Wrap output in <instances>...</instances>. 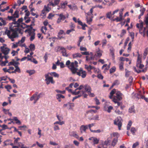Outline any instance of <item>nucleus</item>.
<instances>
[{
  "instance_id": "50",
  "label": "nucleus",
  "mask_w": 148,
  "mask_h": 148,
  "mask_svg": "<svg viewBox=\"0 0 148 148\" xmlns=\"http://www.w3.org/2000/svg\"><path fill=\"white\" fill-rule=\"evenodd\" d=\"M64 121H58L54 123V124H58L60 125H62L64 123Z\"/></svg>"
},
{
  "instance_id": "42",
  "label": "nucleus",
  "mask_w": 148,
  "mask_h": 148,
  "mask_svg": "<svg viewBox=\"0 0 148 148\" xmlns=\"http://www.w3.org/2000/svg\"><path fill=\"white\" fill-rule=\"evenodd\" d=\"M69 109H71L74 106V104L73 103H68Z\"/></svg>"
},
{
  "instance_id": "38",
  "label": "nucleus",
  "mask_w": 148,
  "mask_h": 148,
  "mask_svg": "<svg viewBox=\"0 0 148 148\" xmlns=\"http://www.w3.org/2000/svg\"><path fill=\"white\" fill-rule=\"evenodd\" d=\"M26 72L28 73L30 75H31L35 73V71L34 70H27Z\"/></svg>"
},
{
  "instance_id": "52",
  "label": "nucleus",
  "mask_w": 148,
  "mask_h": 148,
  "mask_svg": "<svg viewBox=\"0 0 148 148\" xmlns=\"http://www.w3.org/2000/svg\"><path fill=\"white\" fill-rule=\"evenodd\" d=\"M54 16V14H53L52 13H50L48 15V16L47 17V18L49 19H51L52 17H53Z\"/></svg>"
},
{
  "instance_id": "23",
  "label": "nucleus",
  "mask_w": 148,
  "mask_h": 148,
  "mask_svg": "<svg viewBox=\"0 0 148 148\" xmlns=\"http://www.w3.org/2000/svg\"><path fill=\"white\" fill-rule=\"evenodd\" d=\"M85 67L89 72L90 71L91 69H95V68L94 67L91 66L90 65L89 66H88L87 65H85Z\"/></svg>"
},
{
  "instance_id": "31",
  "label": "nucleus",
  "mask_w": 148,
  "mask_h": 148,
  "mask_svg": "<svg viewBox=\"0 0 148 148\" xmlns=\"http://www.w3.org/2000/svg\"><path fill=\"white\" fill-rule=\"evenodd\" d=\"M67 3L66 1H65L64 3H61L60 4V6L61 8L64 9L65 8V5H66Z\"/></svg>"
},
{
  "instance_id": "48",
  "label": "nucleus",
  "mask_w": 148,
  "mask_h": 148,
  "mask_svg": "<svg viewBox=\"0 0 148 148\" xmlns=\"http://www.w3.org/2000/svg\"><path fill=\"white\" fill-rule=\"evenodd\" d=\"M76 91V90H75L74 91H73L72 92V94L74 95H76L80 93V92H81V91H79L77 92Z\"/></svg>"
},
{
  "instance_id": "22",
  "label": "nucleus",
  "mask_w": 148,
  "mask_h": 148,
  "mask_svg": "<svg viewBox=\"0 0 148 148\" xmlns=\"http://www.w3.org/2000/svg\"><path fill=\"white\" fill-rule=\"evenodd\" d=\"M88 126L86 125H82L80 128V130L82 133L83 131L85 132L86 130L88 128Z\"/></svg>"
},
{
  "instance_id": "47",
  "label": "nucleus",
  "mask_w": 148,
  "mask_h": 148,
  "mask_svg": "<svg viewBox=\"0 0 148 148\" xmlns=\"http://www.w3.org/2000/svg\"><path fill=\"white\" fill-rule=\"evenodd\" d=\"M86 19L87 23H88V24H90V23L92 21V19L91 17H90L89 18L88 16L86 17Z\"/></svg>"
},
{
  "instance_id": "18",
  "label": "nucleus",
  "mask_w": 148,
  "mask_h": 148,
  "mask_svg": "<svg viewBox=\"0 0 148 148\" xmlns=\"http://www.w3.org/2000/svg\"><path fill=\"white\" fill-rule=\"evenodd\" d=\"M114 123L115 125L118 126L119 130H121V127L122 125V123L121 121H114Z\"/></svg>"
},
{
  "instance_id": "5",
  "label": "nucleus",
  "mask_w": 148,
  "mask_h": 148,
  "mask_svg": "<svg viewBox=\"0 0 148 148\" xmlns=\"http://www.w3.org/2000/svg\"><path fill=\"white\" fill-rule=\"evenodd\" d=\"M30 28H28L25 30V32H28V35L29 36H31L30 40L31 41H32L35 38V33L34 32H32V25H30Z\"/></svg>"
},
{
  "instance_id": "56",
  "label": "nucleus",
  "mask_w": 148,
  "mask_h": 148,
  "mask_svg": "<svg viewBox=\"0 0 148 148\" xmlns=\"http://www.w3.org/2000/svg\"><path fill=\"white\" fill-rule=\"evenodd\" d=\"M111 14L112 13L111 12H108L106 14L107 17L108 18H110L112 16Z\"/></svg>"
},
{
  "instance_id": "1",
  "label": "nucleus",
  "mask_w": 148,
  "mask_h": 148,
  "mask_svg": "<svg viewBox=\"0 0 148 148\" xmlns=\"http://www.w3.org/2000/svg\"><path fill=\"white\" fill-rule=\"evenodd\" d=\"M78 62L76 61H75L74 62H71L69 60L66 61V65L70 69L72 73H77V75L81 76L82 78H84L86 75V72L85 71L83 70L82 68H80L79 71L77 72L78 69L77 67L78 66Z\"/></svg>"
},
{
  "instance_id": "6",
  "label": "nucleus",
  "mask_w": 148,
  "mask_h": 148,
  "mask_svg": "<svg viewBox=\"0 0 148 148\" xmlns=\"http://www.w3.org/2000/svg\"><path fill=\"white\" fill-rule=\"evenodd\" d=\"M23 21V18H20L18 19L17 21H15L14 22H12V23L11 24L12 25L10 26L14 27V28H18L21 30H22L20 28H19V27L21 25L20 24Z\"/></svg>"
},
{
  "instance_id": "14",
  "label": "nucleus",
  "mask_w": 148,
  "mask_h": 148,
  "mask_svg": "<svg viewBox=\"0 0 148 148\" xmlns=\"http://www.w3.org/2000/svg\"><path fill=\"white\" fill-rule=\"evenodd\" d=\"M89 140H92L94 144H97L99 141V139L95 137H92L89 138Z\"/></svg>"
},
{
  "instance_id": "17",
  "label": "nucleus",
  "mask_w": 148,
  "mask_h": 148,
  "mask_svg": "<svg viewBox=\"0 0 148 148\" xmlns=\"http://www.w3.org/2000/svg\"><path fill=\"white\" fill-rule=\"evenodd\" d=\"M43 24L45 25L44 27H42L41 29V31L45 34V32L46 30V20L45 21L43 22Z\"/></svg>"
},
{
  "instance_id": "29",
  "label": "nucleus",
  "mask_w": 148,
  "mask_h": 148,
  "mask_svg": "<svg viewBox=\"0 0 148 148\" xmlns=\"http://www.w3.org/2000/svg\"><path fill=\"white\" fill-rule=\"evenodd\" d=\"M118 139L117 138H114L113 139L112 143V145L114 146L118 142Z\"/></svg>"
},
{
  "instance_id": "55",
  "label": "nucleus",
  "mask_w": 148,
  "mask_h": 148,
  "mask_svg": "<svg viewBox=\"0 0 148 148\" xmlns=\"http://www.w3.org/2000/svg\"><path fill=\"white\" fill-rule=\"evenodd\" d=\"M75 29H74L73 28H71V29H69V30H68L67 31H66V34H69L70 33H71V32H73V31H75Z\"/></svg>"
},
{
  "instance_id": "27",
  "label": "nucleus",
  "mask_w": 148,
  "mask_h": 148,
  "mask_svg": "<svg viewBox=\"0 0 148 148\" xmlns=\"http://www.w3.org/2000/svg\"><path fill=\"white\" fill-rule=\"evenodd\" d=\"M148 48H147L145 49V50L144 51V53H143V58L144 59L146 58V56L148 54Z\"/></svg>"
},
{
  "instance_id": "8",
  "label": "nucleus",
  "mask_w": 148,
  "mask_h": 148,
  "mask_svg": "<svg viewBox=\"0 0 148 148\" xmlns=\"http://www.w3.org/2000/svg\"><path fill=\"white\" fill-rule=\"evenodd\" d=\"M104 110L105 111H107L109 113H110L111 110L113 109V107L112 106H109V104L108 103H106L104 106Z\"/></svg>"
},
{
  "instance_id": "53",
  "label": "nucleus",
  "mask_w": 148,
  "mask_h": 148,
  "mask_svg": "<svg viewBox=\"0 0 148 148\" xmlns=\"http://www.w3.org/2000/svg\"><path fill=\"white\" fill-rule=\"evenodd\" d=\"M25 39V37H23L21 40L17 42V43H19L20 42H21V43H23L24 42Z\"/></svg>"
},
{
  "instance_id": "4",
  "label": "nucleus",
  "mask_w": 148,
  "mask_h": 148,
  "mask_svg": "<svg viewBox=\"0 0 148 148\" xmlns=\"http://www.w3.org/2000/svg\"><path fill=\"white\" fill-rule=\"evenodd\" d=\"M137 53L138 54V56L136 61V66L139 69H142L144 66V65L142 64V55L139 54L138 51Z\"/></svg>"
},
{
  "instance_id": "7",
  "label": "nucleus",
  "mask_w": 148,
  "mask_h": 148,
  "mask_svg": "<svg viewBox=\"0 0 148 148\" xmlns=\"http://www.w3.org/2000/svg\"><path fill=\"white\" fill-rule=\"evenodd\" d=\"M49 3L47 6V12H49V10H48L47 7L49 5H51L53 7H55L56 5H58L59 4L60 0H54V2H53V0H49Z\"/></svg>"
},
{
  "instance_id": "60",
  "label": "nucleus",
  "mask_w": 148,
  "mask_h": 148,
  "mask_svg": "<svg viewBox=\"0 0 148 148\" xmlns=\"http://www.w3.org/2000/svg\"><path fill=\"white\" fill-rule=\"evenodd\" d=\"M56 91L58 93H60L61 94H64L65 93V90H63L61 91L60 90H56Z\"/></svg>"
},
{
  "instance_id": "58",
  "label": "nucleus",
  "mask_w": 148,
  "mask_h": 148,
  "mask_svg": "<svg viewBox=\"0 0 148 148\" xmlns=\"http://www.w3.org/2000/svg\"><path fill=\"white\" fill-rule=\"evenodd\" d=\"M8 62V60H5V61H2L1 64V66H5L6 65V63Z\"/></svg>"
},
{
  "instance_id": "37",
  "label": "nucleus",
  "mask_w": 148,
  "mask_h": 148,
  "mask_svg": "<svg viewBox=\"0 0 148 148\" xmlns=\"http://www.w3.org/2000/svg\"><path fill=\"white\" fill-rule=\"evenodd\" d=\"M135 110L134 106H132L129 109V112L130 113L135 112Z\"/></svg>"
},
{
  "instance_id": "41",
  "label": "nucleus",
  "mask_w": 148,
  "mask_h": 148,
  "mask_svg": "<svg viewBox=\"0 0 148 148\" xmlns=\"http://www.w3.org/2000/svg\"><path fill=\"white\" fill-rule=\"evenodd\" d=\"M132 121H130L129 122V123H128V124L127 125V130H129L130 129V127L132 125Z\"/></svg>"
},
{
  "instance_id": "30",
  "label": "nucleus",
  "mask_w": 148,
  "mask_h": 148,
  "mask_svg": "<svg viewBox=\"0 0 148 148\" xmlns=\"http://www.w3.org/2000/svg\"><path fill=\"white\" fill-rule=\"evenodd\" d=\"M1 127L2 128V129H0V133H1V132L2 130L9 129L8 127V126L5 124L2 125Z\"/></svg>"
},
{
  "instance_id": "21",
  "label": "nucleus",
  "mask_w": 148,
  "mask_h": 148,
  "mask_svg": "<svg viewBox=\"0 0 148 148\" xmlns=\"http://www.w3.org/2000/svg\"><path fill=\"white\" fill-rule=\"evenodd\" d=\"M136 27L139 29H142L143 28V23L142 21L140 22L139 23H137L136 25Z\"/></svg>"
},
{
  "instance_id": "51",
  "label": "nucleus",
  "mask_w": 148,
  "mask_h": 148,
  "mask_svg": "<svg viewBox=\"0 0 148 148\" xmlns=\"http://www.w3.org/2000/svg\"><path fill=\"white\" fill-rule=\"evenodd\" d=\"M146 25V26L148 27V14L147 16L145 17V19L144 21Z\"/></svg>"
},
{
  "instance_id": "36",
  "label": "nucleus",
  "mask_w": 148,
  "mask_h": 148,
  "mask_svg": "<svg viewBox=\"0 0 148 148\" xmlns=\"http://www.w3.org/2000/svg\"><path fill=\"white\" fill-rule=\"evenodd\" d=\"M110 143V141L108 139L106 140L103 143L102 145H106V146L109 145Z\"/></svg>"
},
{
  "instance_id": "40",
  "label": "nucleus",
  "mask_w": 148,
  "mask_h": 148,
  "mask_svg": "<svg viewBox=\"0 0 148 148\" xmlns=\"http://www.w3.org/2000/svg\"><path fill=\"white\" fill-rule=\"evenodd\" d=\"M57 99H60L61 98L63 99L64 98V96L60 94H58L56 95Z\"/></svg>"
},
{
  "instance_id": "28",
  "label": "nucleus",
  "mask_w": 148,
  "mask_h": 148,
  "mask_svg": "<svg viewBox=\"0 0 148 148\" xmlns=\"http://www.w3.org/2000/svg\"><path fill=\"white\" fill-rule=\"evenodd\" d=\"M48 74H50L51 75H53L55 77H58L59 75L58 74L56 73L55 72H52L51 73H49Z\"/></svg>"
},
{
  "instance_id": "39",
  "label": "nucleus",
  "mask_w": 148,
  "mask_h": 148,
  "mask_svg": "<svg viewBox=\"0 0 148 148\" xmlns=\"http://www.w3.org/2000/svg\"><path fill=\"white\" fill-rule=\"evenodd\" d=\"M29 47L30 50L32 51H33L35 50V46L34 44H31L29 46Z\"/></svg>"
},
{
  "instance_id": "2",
  "label": "nucleus",
  "mask_w": 148,
  "mask_h": 148,
  "mask_svg": "<svg viewBox=\"0 0 148 148\" xmlns=\"http://www.w3.org/2000/svg\"><path fill=\"white\" fill-rule=\"evenodd\" d=\"M9 29L10 30L6 29L5 32V34L7 35L9 38L11 39L12 41L14 40V38L18 37V34H22L23 33L22 30L18 28H14L12 26H10Z\"/></svg>"
},
{
  "instance_id": "34",
  "label": "nucleus",
  "mask_w": 148,
  "mask_h": 148,
  "mask_svg": "<svg viewBox=\"0 0 148 148\" xmlns=\"http://www.w3.org/2000/svg\"><path fill=\"white\" fill-rule=\"evenodd\" d=\"M8 19L10 21L12 20L13 22H14L16 20V19L14 18V16H13V15L11 16H8Z\"/></svg>"
},
{
  "instance_id": "13",
  "label": "nucleus",
  "mask_w": 148,
  "mask_h": 148,
  "mask_svg": "<svg viewBox=\"0 0 148 148\" xmlns=\"http://www.w3.org/2000/svg\"><path fill=\"white\" fill-rule=\"evenodd\" d=\"M46 14V5H45L43 10L42 11L40 14L41 18H45Z\"/></svg>"
},
{
  "instance_id": "45",
  "label": "nucleus",
  "mask_w": 148,
  "mask_h": 148,
  "mask_svg": "<svg viewBox=\"0 0 148 148\" xmlns=\"http://www.w3.org/2000/svg\"><path fill=\"white\" fill-rule=\"evenodd\" d=\"M122 19V18L121 17H119L117 16L113 20L114 21H115L117 22H119L121 21Z\"/></svg>"
},
{
  "instance_id": "10",
  "label": "nucleus",
  "mask_w": 148,
  "mask_h": 148,
  "mask_svg": "<svg viewBox=\"0 0 148 148\" xmlns=\"http://www.w3.org/2000/svg\"><path fill=\"white\" fill-rule=\"evenodd\" d=\"M0 49L1 52L5 55L8 54L9 53V51L10 50L9 48L7 47H5L4 46L1 47H0Z\"/></svg>"
},
{
  "instance_id": "61",
  "label": "nucleus",
  "mask_w": 148,
  "mask_h": 148,
  "mask_svg": "<svg viewBox=\"0 0 148 148\" xmlns=\"http://www.w3.org/2000/svg\"><path fill=\"white\" fill-rule=\"evenodd\" d=\"M131 132L133 134H134L135 133L136 131V130L135 128L134 127H132L131 128Z\"/></svg>"
},
{
  "instance_id": "64",
  "label": "nucleus",
  "mask_w": 148,
  "mask_h": 148,
  "mask_svg": "<svg viewBox=\"0 0 148 148\" xmlns=\"http://www.w3.org/2000/svg\"><path fill=\"white\" fill-rule=\"evenodd\" d=\"M25 12H26L25 14V16H28L30 14V12L29 11H28L27 10H25Z\"/></svg>"
},
{
  "instance_id": "19",
  "label": "nucleus",
  "mask_w": 148,
  "mask_h": 148,
  "mask_svg": "<svg viewBox=\"0 0 148 148\" xmlns=\"http://www.w3.org/2000/svg\"><path fill=\"white\" fill-rule=\"evenodd\" d=\"M84 88L85 89V90L86 92L88 93V92H90V91H91V88L90 86L86 85H85L84 86Z\"/></svg>"
},
{
  "instance_id": "26",
  "label": "nucleus",
  "mask_w": 148,
  "mask_h": 148,
  "mask_svg": "<svg viewBox=\"0 0 148 148\" xmlns=\"http://www.w3.org/2000/svg\"><path fill=\"white\" fill-rule=\"evenodd\" d=\"M38 94V92H36L35 94H33L32 96L30 98V100L31 101H33L34 99H37V94Z\"/></svg>"
},
{
  "instance_id": "25",
  "label": "nucleus",
  "mask_w": 148,
  "mask_h": 148,
  "mask_svg": "<svg viewBox=\"0 0 148 148\" xmlns=\"http://www.w3.org/2000/svg\"><path fill=\"white\" fill-rule=\"evenodd\" d=\"M82 55L80 53H76L73 55V58H81Z\"/></svg>"
},
{
  "instance_id": "59",
  "label": "nucleus",
  "mask_w": 148,
  "mask_h": 148,
  "mask_svg": "<svg viewBox=\"0 0 148 148\" xmlns=\"http://www.w3.org/2000/svg\"><path fill=\"white\" fill-rule=\"evenodd\" d=\"M25 1V0H23L22 1H21V0H18L17 1L18 4L19 6H20L21 4H24Z\"/></svg>"
},
{
  "instance_id": "35",
  "label": "nucleus",
  "mask_w": 148,
  "mask_h": 148,
  "mask_svg": "<svg viewBox=\"0 0 148 148\" xmlns=\"http://www.w3.org/2000/svg\"><path fill=\"white\" fill-rule=\"evenodd\" d=\"M74 146L72 144L66 145H64V148H73Z\"/></svg>"
},
{
  "instance_id": "3",
  "label": "nucleus",
  "mask_w": 148,
  "mask_h": 148,
  "mask_svg": "<svg viewBox=\"0 0 148 148\" xmlns=\"http://www.w3.org/2000/svg\"><path fill=\"white\" fill-rule=\"evenodd\" d=\"M116 96H114L113 97L112 101L115 103H117L118 106H119L121 102L119 101L123 99V94L119 91L117 92L116 93Z\"/></svg>"
},
{
  "instance_id": "44",
  "label": "nucleus",
  "mask_w": 148,
  "mask_h": 148,
  "mask_svg": "<svg viewBox=\"0 0 148 148\" xmlns=\"http://www.w3.org/2000/svg\"><path fill=\"white\" fill-rule=\"evenodd\" d=\"M116 71V68L115 66L113 67L110 69V73H112Z\"/></svg>"
},
{
  "instance_id": "49",
  "label": "nucleus",
  "mask_w": 148,
  "mask_h": 148,
  "mask_svg": "<svg viewBox=\"0 0 148 148\" xmlns=\"http://www.w3.org/2000/svg\"><path fill=\"white\" fill-rule=\"evenodd\" d=\"M140 11L141 12L140 14V16H142L143 15L145 11V9L143 8L142 9H141Z\"/></svg>"
},
{
  "instance_id": "9",
  "label": "nucleus",
  "mask_w": 148,
  "mask_h": 148,
  "mask_svg": "<svg viewBox=\"0 0 148 148\" xmlns=\"http://www.w3.org/2000/svg\"><path fill=\"white\" fill-rule=\"evenodd\" d=\"M66 34L64 31L62 29L60 30L58 32L57 36V38H56L57 39L60 40L62 38H64V37L61 35H65Z\"/></svg>"
},
{
  "instance_id": "57",
  "label": "nucleus",
  "mask_w": 148,
  "mask_h": 148,
  "mask_svg": "<svg viewBox=\"0 0 148 148\" xmlns=\"http://www.w3.org/2000/svg\"><path fill=\"white\" fill-rule=\"evenodd\" d=\"M94 60V58L92 57H90L89 58L88 57V56H86V61H89L91 60Z\"/></svg>"
},
{
  "instance_id": "33",
  "label": "nucleus",
  "mask_w": 148,
  "mask_h": 148,
  "mask_svg": "<svg viewBox=\"0 0 148 148\" xmlns=\"http://www.w3.org/2000/svg\"><path fill=\"white\" fill-rule=\"evenodd\" d=\"M14 16V18L16 19V18L19 17L18 12L17 11H15L14 12V14L13 15Z\"/></svg>"
},
{
  "instance_id": "20",
  "label": "nucleus",
  "mask_w": 148,
  "mask_h": 148,
  "mask_svg": "<svg viewBox=\"0 0 148 148\" xmlns=\"http://www.w3.org/2000/svg\"><path fill=\"white\" fill-rule=\"evenodd\" d=\"M102 55V52L100 50H99L96 51V53L94 55V57L100 58Z\"/></svg>"
},
{
  "instance_id": "24",
  "label": "nucleus",
  "mask_w": 148,
  "mask_h": 148,
  "mask_svg": "<svg viewBox=\"0 0 148 148\" xmlns=\"http://www.w3.org/2000/svg\"><path fill=\"white\" fill-rule=\"evenodd\" d=\"M22 28L23 29H25L26 28H29H29H30V25H28L25 23H22L19 26V28Z\"/></svg>"
},
{
  "instance_id": "12",
  "label": "nucleus",
  "mask_w": 148,
  "mask_h": 148,
  "mask_svg": "<svg viewBox=\"0 0 148 148\" xmlns=\"http://www.w3.org/2000/svg\"><path fill=\"white\" fill-rule=\"evenodd\" d=\"M58 15L59 17L57 20V23H60L61 21V20L64 21L66 18V17L62 14H58Z\"/></svg>"
},
{
  "instance_id": "16",
  "label": "nucleus",
  "mask_w": 148,
  "mask_h": 148,
  "mask_svg": "<svg viewBox=\"0 0 148 148\" xmlns=\"http://www.w3.org/2000/svg\"><path fill=\"white\" fill-rule=\"evenodd\" d=\"M70 135L71 136H73L76 138L77 139L79 138V136L76 132L72 131L69 133Z\"/></svg>"
},
{
  "instance_id": "63",
  "label": "nucleus",
  "mask_w": 148,
  "mask_h": 148,
  "mask_svg": "<svg viewBox=\"0 0 148 148\" xmlns=\"http://www.w3.org/2000/svg\"><path fill=\"white\" fill-rule=\"evenodd\" d=\"M12 61L10 62H9V63H8V65L9 66H10V65H13L14 66V60L13 59L12 60Z\"/></svg>"
},
{
  "instance_id": "62",
  "label": "nucleus",
  "mask_w": 148,
  "mask_h": 148,
  "mask_svg": "<svg viewBox=\"0 0 148 148\" xmlns=\"http://www.w3.org/2000/svg\"><path fill=\"white\" fill-rule=\"evenodd\" d=\"M107 42V41L106 39H104L102 40V46H105V45Z\"/></svg>"
},
{
  "instance_id": "11",
  "label": "nucleus",
  "mask_w": 148,
  "mask_h": 148,
  "mask_svg": "<svg viewBox=\"0 0 148 148\" xmlns=\"http://www.w3.org/2000/svg\"><path fill=\"white\" fill-rule=\"evenodd\" d=\"M49 74H47V84H49L51 83L54 84L55 83V81L53 79V77H49L48 76Z\"/></svg>"
},
{
  "instance_id": "15",
  "label": "nucleus",
  "mask_w": 148,
  "mask_h": 148,
  "mask_svg": "<svg viewBox=\"0 0 148 148\" xmlns=\"http://www.w3.org/2000/svg\"><path fill=\"white\" fill-rule=\"evenodd\" d=\"M59 50L61 51V52L63 56L65 57H67L68 56V55L66 52V50L64 48L61 47L59 48Z\"/></svg>"
},
{
  "instance_id": "46",
  "label": "nucleus",
  "mask_w": 148,
  "mask_h": 148,
  "mask_svg": "<svg viewBox=\"0 0 148 148\" xmlns=\"http://www.w3.org/2000/svg\"><path fill=\"white\" fill-rule=\"evenodd\" d=\"M5 88L7 89L8 91L10 92L9 90L12 89V86H11L9 85H7L5 86Z\"/></svg>"
},
{
  "instance_id": "54",
  "label": "nucleus",
  "mask_w": 148,
  "mask_h": 148,
  "mask_svg": "<svg viewBox=\"0 0 148 148\" xmlns=\"http://www.w3.org/2000/svg\"><path fill=\"white\" fill-rule=\"evenodd\" d=\"M3 70L5 72H8L9 73H11V72L10 71V70L9 69H7L6 68H5L3 69Z\"/></svg>"
},
{
  "instance_id": "43",
  "label": "nucleus",
  "mask_w": 148,
  "mask_h": 148,
  "mask_svg": "<svg viewBox=\"0 0 148 148\" xmlns=\"http://www.w3.org/2000/svg\"><path fill=\"white\" fill-rule=\"evenodd\" d=\"M94 8H92L90 9V12H88L87 14L88 15L91 16L92 15V13L93 12V9Z\"/></svg>"
},
{
  "instance_id": "32",
  "label": "nucleus",
  "mask_w": 148,
  "mask_h": 148,
  "mask_svg": "<svg viewBox=\"0 0 148 148\" xmlns=\"http://www.w3.org/2000/svg\"><path fill=\"white\" fill-rule=\"evenodd\" d=\"M123 65L124 63L122 62H120L119 64V66L120 70H123Z\"/></svg>"
}]
</instances>
